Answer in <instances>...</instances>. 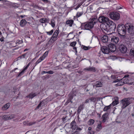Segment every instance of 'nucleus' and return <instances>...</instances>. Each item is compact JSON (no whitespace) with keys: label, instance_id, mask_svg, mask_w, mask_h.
Returning a JSON list of instances; mask_svg holds the SVG:
<instances>
[{"label":"nucleus","instance_id":"obj_1","mask_svg":"<svg viewBox=\"0 0 134 134\" xmlns=\"http://www.w3.org/2000/svg\"><path fill=\"white\" fill-rule=\"evenodd\" d=\"M97 21V19L93 18L91 20V22L82 23L81 27L82 29L84 27L85 29L89 30L93 28L94 24L96 23Z\"/></svg>","mask_w":134,"mask_h":134},{"label":"nucleus","instance_id":"obj_2","mask_svg":"<svg viewBox=\"0 0 134 134\" xmlns=\"http://www.w3.org/2000/svg\"><path fill=\"white\" fill-rule=\"evenodd\" d=\"M126 24L125 25L122 24H119L117 27V30L118 34L123 37H125V35L127 30Z\"/></svg>","mask_w":134,"mask_h":134},{"label":"nucleus","instance_id":"obj_3","mask_svg":"<svg viewBox=\"0 0 134 134\" xmlns=\"http://www.w3.org/2000/svg\"><path fill=\"white\" fill-rule=\"evenodd\" d=\"M126 27L129 36L131 38H134V26L132 24L128 23L126 24Z\"/></svg>","mask_w":134,"mask_h":134},{"label":"nucleus","instance_id":"obj_4","mask_svg":"<svg viewBox=\"0 0 134 134\" xmlns=\"http://www.w3.org/2000/svg\"><path fill=\"white\" fill-rule=\"evenodd\" d=\"M130 98L129 97L125 98L122 100L121 103L122 105L121 108L123 109L131 103V101L130 100Z\"/></svg>","mask_w":134,"mask_h":134},{"label":"nucleus","instance_id":"obj_5","mask_svg":"<svg viewBox=\"0 0 134 134\" xmlns=\"http://www.w3.org/2000/svg\"><path fill=\"white\" fill-rule=\"evenodd\" d=\"M59 29H58V30L57 29L55 30L51 38L48 42V44L50 45L52 44L53 42L57 40V36L59 33Z\"/></svg>","mask_w":134,"mask_h":134},{"label":"nucleus","instance_id":"obj_6","mask_svg":"<svg viewBox=\"0 0 134 134\" xmlns=\"http://www.w3.org/2000/svg\"><path fill=\"white\" fill-rule=\"evenodd\" d=\"M110 18L112 19L117 20L120 18V14L119 13L116 12H112L109 14Z\"/></svg>","mask_w":134,"mask_h":134},{"label":"nucleus","instance_id":"obj_7","mask_svg":"<svg viewBox=\"0 0 134 134\" xmlns=\"http://www.w3.org/2000/svg\"><path fill=\"white\" fill-rule=\"evenodd\" d=\"M109 22L107 23L109 26V30L112 31L113 32H115L116 28L115 24L111 20H109Z\"/></svg>","mask_w":134,"mask_h":134},{"label":"nucleus","instance_id":"obj_8","mask_svg":"<svg viewBox=\"0 0 134 134\" xmlns=\"http://www.w3.org/2000/svg\"><path fill=\"white\" fill-rule=\"evenodd\" d=\"M109 26L107 24H102L101 25L100 28L103 32L107 34L109 30Z\"/></svg>","mask_w":134,"mask_h":134},{"label":"nucleus","instance_id":"obj_9","mask_svg":"<svg viewBox=\"0 0 134 134\" xmlns=\"http://www.w3.org/2000/svg\"><path fill=\"white\" fill-rule=\"evenodd\" d=\"M110 20L108 18L103 16H100L98 19L100 23H102L103 24H107L108 23L109 21V20Z\"/></svg>","mask_w":134,"mask_h":134},{"label":"nucleus","instance_id":"obj_10","mask_svg":"<svg viewBox=\"0 0 134 134\" xmlns=\"http://www.w3.org/2000/svg\"><path fill=\"white\" fill-rule=\"evenodd\" d=\"M70 125L71 126V128L72 129L74 130L76 129V130L79 131H81L82 129L81 128L77 127V126L76 125V122L74 121H72Z\"/></svg>","mask_w":134,"mask_h":134},{"label":"nucleus","instance_id":"obj_11","mask_svg":"<svg viewBox=\"0 0 134 134\" xmlns=\"http://www.w3.org/2000/svg\"><path fill=\"white\" fill-rule=\"evenodd\" d=\"M107 46H108V47L109 48L110 51L111 52H114L115 51L116 47L114 43H111L107 45Z\"/></svg>","mask_w":134,"mask_h":134},{"label":"nucleus","instance_id":"obj_12","mask_svg":"<svg viewBox=\"0 0 134 134\" xmlns=\"http://www.w3.org/2000/svg\"><path fill=\"white\" fill-rule=\"evenodd\" d=\"M119 50L121 53H125L127 51V48L125 45L121 44L119 47Z\"/></svg>","mask_w":134,"mask_h":134},{"label":"nucleus","instance_id":"obj_13","mask_svg":"<svg viewBox=\"0 0 134 134\" xmlns=\"http://www.w3.org/2000/svg\"><path fill=\"white\" fill-rule=\"evenodd\" d=\"M101 50L102 52L104 54H108L110 51L108 47L103 46L101 48Z\"/></svg>","mask_w":134,"mask_h":134},{"label":"nucleus","instance_id":"obj_14","mask_svg":"<svg viewBox=\"0 0 134 134\" xmlns=\"http://www.w3.org/2000/svg\"><path fill=\"white\" fill-rule=\"evenodd\" d=\"M108 113H104L102 115V118H103V120L102 122L103 123L105 122L107 120L108 118Z\"/></svg>","mask_w":134,"mask_h":134},{"label":"nucleus","instance_id":"obj_15","mask_svg":"<svg viewBox=\"0 0 134 134\" xmlns=\"http://www.w3.org/2000/svg\"><path fill=\"white\" fill-rule=\"evenodd\" d=\"M119 41V38L118 37L116 36H113L111 38V41L112 43H118Z\"/></svg>","mask_w":134,"mask_h":134},{"label":"nucleus","instance_id":"obj_16","mask_svg":"<svg viewBox=\"0 0 134 134\" xmlns=\"http://www.w3.org/2000/svg\"><path fill=\"white\" fill-rule=\"evenodd\" d=\"M101 40L103 43H107L108 41V37L107 36L104 35L101 38Z\"/></svg>","mask_w":134,"mask_h":134},{"label":"nucleus","instance_id":"obj_17","mask_svg":"<svg viewBox=\"0 0 134 134\" xmlns=\"http://www.w3.org/2000/svg\"><path fill=\"white\" fill-rule=\"evenodd\" d=\"M102 85V84L100 82L97 81L94 83L93 86L94 87H101Z\"/></svg>","mask_w":134,"mask_h":134},{"label":"nucleus","instance_id":"obj_18","mask_svg":"<svg viewBox=\"0 0 134 134\" xmlns=\"http://www.w3.org/2000/svg\"><path fill=\"white\" fill-rule=\"evenodd\" d=\"M27 23V22L25 19H23L20 21V25L21 26L23 27L25 26Z\"/></svg>","mask_w":134,"mask_h":134},{"label":"nucleus","instance_id":"obj_19","mask_svg":"<svg viewBox=\"0 0 134 134\" xmlns=\"http://www.w3.org/2000/svg\"><path fill=\"white\" fill-rule=\"evenodd\" d=\"M84 105L83 104L80 105L78 107L77 112L78 113H80L81 111L83 110V108Z\"/></svg>","mask_w":134,"mask_h":134},{"label":"nucleus","instance_id":"obj_20","mask_svg":"<svg viewBox=\"0 0 134 134\" xmlns=\"http://www.w3.org/2000/svg\"><path fill=\"white\" fill-rule=\"evenodd\" d=\"M89 67V71L94 72H95L96 71L97 69L94 67L93 66H90Z\"/></svg>","mask_w":134,"mask_h":134},{"label":"nucleus","instance_id":"obj_21","mask_svg":"<svg viewBox=\"0 0 134 134\" xmlns=\"http://www.w3.org/2000/svg\"><path fill=\"white\" fill-rule=\"evenodd\" d=\"M10 105L9 103H7L2 107V109L3 110H7L9 107Z\"/></svg>","mask_w":134,"mask_h":134},{"label":"nucleus","instance_id":"obj_22","mask_svg":"<svg viewBox=\"0 0 134 134\" xmlns=\"http://www.w3.org/2000/svg\"><path fill=\"white\" fill-rule=\"evenodd\" d=\"M37 94H36V93H31L29 95L28 97L29 98L32 99L37 95Z\"/></svg>","mask_w":134,"mask_h":134},{"label":"nucleus","instance_id":"obj_23","mask_svg":"<svg viewBox=\"0 0 134 134\" xmlns=\"http://www.w3.org/2000/svg\"><path fill=\"white\" fill-rule=\"evenodd\" d=\"M73 22V20H71L67 21L66 22V24H69L70 26H71Z\"/></svg>","mask_w":134,"mask_h":134},{"label":"nucleus","instance_id":"obj_24","mask_svg":"<svg viewBox=\"0 0 134 134\" xmlns=\"http://www.w3.org/2000/svg\"><path fill=\"white\" fill-rule=\"evenodd\" d=\"M102 122L100 121H98V125L97 126V128L99 129V130H101L102 128V126H101Z\"/></svg>","mask_w":134,"mask_h":134},{"label":"nucleus","instance_id":"obj_25","mask_svg":"<svg viewBox=\"0 0 134 134\" xmlns=\"http://www.w3.org/2000/svg\"><path fill=\"white\" fill-rule=\"evenodd\" d=\"M40 21L42 23H45L47 22V20L46 18H42L40 19Z\"/></svg>","mask_w":134,"mask_h":134},{"label":"nucleus","instance_id":"obj_26","mask_svg":"<svg viewBox=\"0 0 134 134\" xmlns=\"http://www.w3.org/2000/svg\"><path fill=\"white\" fill-rule=\"evenodd\" d=\"M119 103L118 99L117 98H116V99L113 102L112 104L114 106L115 105L118 104Z\"/></svg>","mask_w":134,"mask_h":134},{"label":"nucleus","instance_id":"obj_27","mask_svg":"<svg viewBox=\"0 0 134 134\" xmlns=\"http://www.w3.org/2000/svg\"><path fill=\"white\" fill-rule=\"evenodd\" d=\"M111 105V104H110L108 106L105 107L104 109V111H107L108 110L110 109Z\"/></svg>","mask_w":134,"mask_h":134},{"label":"nucleus","instance_id":"obj_28","mask_svg":"<svg viewBox=\"0 0 134 134\" xmlns=\"http://www.w3.org/2000/svg\"><path fill=\"white\" fill-rule=\"evenodd\" d=\"M96 98L95 97H91L89 98L90 100V102H95L96 100V99L97 98Z\"/></svg>","mask_w":134,"mask_h":134},{"label":"nucleus","instance_id":"obj_29","mask_svg":"<svg viewBox=\"0 0 134 134\" xmlns=\"http://www.w3.org/2000/svg\"><path fill=\"white\" fill-rule=\"evenodd\" d=\"M94 120L90 119L88 121V124L89 125H92L94 123Z\"/></svg>","mask_w":134,"mask_h":134},{"label":"nucleus","instance_id":"obj_30","mask_svg":"<svg viewBox=\"0 0 134 134\" xmlns=\"http://www.w3.org/2000/svg\"><path fill=\"white\" fill-rule=\"evenodd\" d=\"M9 115H4L3 116V119L5 120H9Z\"/></svg>","mask_w":134,"mask_h":134},{"label":"nucleus","instance_id":"obj_31","mask_svg":"<svg viewBox=\"0 0 134 134\" xmlns=\"http://www.w3.org/2000/svg\"><path fill=\"white\" fill-rule=\"evenodd\" d=\"M51 76L49 75H47L46 76H44L43 77V79L44 80L48 79H49Z\"/></svg>","mask_w":134,"mask_h":134},{"label":"nucleus","instance_id":"obj_32","mask_svg":"<svg viewBox=\"0 0 134 134\" xmlns=\"http://www.w3.org/2000/svg\"><path fill=\"white\" fill-rule=\"evenodd\" d=\"M51 25L52 26L54 27L55 25V22L54 20H52L51 21Z\"/></svg>","mask_w":134,"mask_h":134},{"label":"nucleus","instance_id":"obj_33","mask_svg":"<svg viewBox=\"0 0 134 134\" xmlns=\"http://www.w3.org/2000/svg\"><path fill=\"white\" fill-rule=\"evenodd\" d=\"M23 41L22 40H17L16 42V44H19L23 43Z\"/></svg>","mask_w":134,"mask_h":134},{"label":"nucleus","instance_id":"obj_34","mask_svg":"<svg viewBox=\"0 0 134 134\" xmlns=\"http://www.w3.org/2000/svg\"><path fill=\"white\" fill-rule=\"evenodd\" d=\"M36 122H29L27 124L29 126H31L33 125L36 124Z\"/></svg>","mask_w":134,"mask_h":134},{"label":"nucleus","instance_id":"obj_35","mask_svg":"<svg viewBox=\"0 0 134 134\" xmlns=\"http://www.w3.org/2000/svg\"><path fill=\"white\" fill-rule=\"evenodd\" d=\"M46 52L44 53L43 55L40 58V59L42 61V60H43L45 58L46 56V55L44 56V54H46Z\"/></svg>","mask_w":134,"mask_h":134},{"label":"nucleus","instance_id":"obj_36","mask_svg":"<svg viewBox=\"0 0 134 134\" xmlns=\"http://www.w3.org/2000/svg\"><path fill=\"white\" fill-rule=\"evenodd\" d=\"M130 54L131 55L134 56V49H132L130 52Z\"/></svg>","mask_w":134,"mask_h":134},{"label":"nucleus","instance_id":"obj_37","mask_svg":"<svg viewBox=\"0 0 134 134\" xmlns=\"http://www.w3.org/2000/svg\"><path fill=\"white\" fill-rule=\"evenodd\" d=\"M76 42L75 41H74L72 42L70 44V46L72 47H74L76 45Z\"/></svg>","mask_w":134,"mask_h":134},{"label":"nucleus","instance_id":"obj_38","mask_svg":"<svg viewBox=\"0 0 134 134\" xmlns=\"http://www.w3.org/2000/svg\"><path fill=\"white\" fill-rule=\"evenodd\" d=\"M83 14L82 12H78L76 14V16L77 17H79L81 16Z\"/></svg>","mask_w":134,"mask_h":134},{"label":"nucleus","instance_id":"obj_39","mask_svg":"<svg viewBox=\"0 0 134 134\" xmlns=\"http://www.w3.org/2000/svg\"><path fill=\"white\" fill-rule=\"evenodd\" d=\"M9 119H11L15 117V115L14 114H12L10 115H9Z\"/></svg>","mask_w":134,"mask_h":134},{"label":"nucleus","instance_id":"obj_40","mask_svg":"<svg viewBox=\"0 0 134 134\" xmlns=\"http://www.w3.org/2000/svg\"><path fill=\"white\" fill-rule=\"evenodd\" d=\"M68 67H69V68L70 69H74L75 68H77V66L76 65H74V66H72L69 67V66H68Z\"/></svg>","mask_w":134,"mask_h":134},{"label":"nucleus","instance_id":"obj_41","mask_svg":"<svg viewBox=\"0 0 134 134\" xmlns=\"http://www.w3.org/2000/svg\"><path fill=\"white\" fill-rule=\"evenodd\" d=\"M53 30H52L50 31L49 32H47L46 33L47 34L50 35L52 34L53 33Z\"/></svg>","mask_w":134,"mask_h":134},{"label":"nucleus","instance_id":"obj_42","mask_svg":"<svg viewBox=\"0 0 134 134\" xmlns=\"http://www.w3.org/2000/svg\"><path fill=\"white\" fill-rule=\"evenodd\" d=\"M24 71L23 70L20 72L19 74L17 76V77H20L21 76V75H22L24 73Z\"/></svg>","mask_w":134,"mask_h":134},{"label":"nucleus","instance_id":"obj_43","mask_svg":"<svg viewBox=\"0 0 134 134\" xmlns=\"http://www.w3.org/2000/svg\"><path fill=\"white\" fill-rule=\"evenodd\" d=\"M90 47H86L85 46H84L83 47V49L85 50H88L89 49H90Z\"/></svg>","mask_w":134,"mask_h":134},{"label":"nucleus","instance_id":"obj_44","mask_svg":"<svg viewBox=\"0 0 134 134\" xmlns=\"http://www.w3.org/2000/svg\"><path fill=\"white\" fill-rule=\"evenodd\" d=\"M83 71H89V67H87L84 69Z\"/></svg>","mask_w":134,"mask_h":134},{"label":"nucleus","instance_id":"obj_45","mask_svg":"<svg viewBox=\"0 0 134 134\" xmlns=\"http://www.w3.org/2000/svg\"><path fill=\"white\" fill-rule=\"evenodd\" d=\"M42 61L39 58L36 62V64H37L41 62Z\"/></svg>","mask_w":134,"mask_h":134},{"label":"nucleus","instance_id":"obj_46","mask_svg":"<svg viewBox=\"0 0 134 134\" xmlns=\"http://www.w3.org/2000/svg\"><path fill=\"white\" fill-rule=\"evenodd\" d=\"M54 72L52 70H50L48 71V74H53Z\"/></svg>","mask_w":134,"mask_h":134},{"label":"nucleus","instance_id":"obj_47","mask_svg":"<svg viewBox=\"0 0 134 134\" xmlns=\"http://www.w3.org/2000/svg\"><path fill=\"white\" fill-rule=\"evenodd\" d=\"M41 105V103H40L37 106V107L36 109H38L40 107Z\"/></svg>","mask_w":134,"mask_h":134},{"label":"nucleus","instance_id":"obj_48","mask_svg":"<svg viewBox=\"0 0 134 134\" xmlns=\"http://www.w3.org/2000/svg\"><path fill=\"white\" fill-rule=\"evenodd\" d=\"M41 105V103H40L37 106V107L36 109H38L40 107Z\"/></svg>","mask_w":134,"mask_h":134},{"label":"nucleus","instance_id":"obj_49","mask_svg":"<svg viewBox=\"0 0 134 134\" xmlns=\"http://www.w3.org/2000/svg\"><path fill=\"white\" fill-rule=\"evenodd\" d=\"M90 99H89V98H88V99H87L85 101V103H88L90 102Z\"/></svg>","mask_w":134,"mask_h":134},{"label":"nucleus","instance_id":"obj_50","mask_svg":"<svg viewBox=\"0 0 134 134\" xmlns=\"http://www.w3.org/2000/svg\"><path fill=\"white\" fill-rule=\"evenodd\" d=\"M26 53H25V54H23L20 56V57H23V58H24L25 56H26Z\"/></svg>","mask_w":134,"mask_h":134},{"label":"nucleus","instance_id":"obj_51","mask_svg":"<svg viewBox=\"0 0 134 134\" xmlns=\"http://www.w3.org/2000/svg\"><path fill=\"white\" fill-rule=\"evenodd\" d=\"M17 69H18V68H15L14 69H13V70H12V71H10V73H12L13 72H14L16 70H17Z\"/></svg>","mask_w":134,"mask_h":134},{"label":"nucleus","instance_id":"obj_52","mask_svg":"<svg viewBox=\"0 0 134 134\" xmlns=\"http://www.w3.org/2000/svg\"><path fill=\"white\" fill-rule=\"evenodd\" d=\"M82 5V4H78L77 6V7H76L75 9H77L78 8H79L80 6L81 5Z\"/></svg>","mask_w":134,"mask_h":134},{"label":"nucleus","instance_id":"obj_53","mask_svg":"<svg viewBox=\"0 0 134 134\" xmlns=\"http://www.w3.org/2000/svg\"><path fill=\"white\" fill-rule=\"evenodd\" d=\"M28 66H26L23 70L24 71L28 68Z\"/></svg>","mask_w":134,"mask_h":134},{"label":"nucleus","instance_id":"obj_54","mask_svg":"<svg viewBox=\"0 0 134 134\" xmlns=\"http://www.w3.org/2000/svg\"><path fill=\"white\" fill-rule=\"evenodd\" d=\"M79 133L77 131H75L72 134H79Z\"/></svg>","mask_w":134,"mask_h":134},{"label":"nucleus","instance_id":"obj_55","mask_svg":"<svg viewBox=\"0 0 134 134\" xmlns=\"http://www.w3.org/2000/svg\"><path fill=\"white\" fill-rule=\"evenodd\" d=\"M0 41L1 42H2L3 41H4V37H1L0 38Z\"/></svg>","mask_w":134,"mask_h":134},{"label":"nucleus","instance_id":"obj_56","mask_svg":"<svg viewBox=\"0 0 134 134\" xmlns=\"http://www.w3.org/2000/svg\"><path fill=\"white\" fill-rule=\"evenodd\" d=\"M90 134H94V132L92 131H91L90 132Z\"/></svg>","mask_w":134,"mask_h":134},{"label":"nucleus","instance_id":"obj_57","mask_svg":"<svg viewBox=\"0 0 134 134\" xmlns=\"http://www.w3.org/2000/svg\"><path fill=\"white\" fill-rule=\"evenodd\" d=\"M44 73H47L48 74V71H43L42 72V74H43Z\"/></svg>","mask_w":134,"mask_h":134},{"label":"nucleus","instance_id":"obj_58","mask_svg":"<svg viewBox=\"0 0 134 134\" xmlns=\"http://www.w3.org/2000/svg\"><path fill=\"white\" fill-rule=\"evenodd\" d=\"M73 49H74L76 53L77 52V48L76 47H73Z\"/></svg>","mask_w":134,"mask_h":134},{"label":"nucleus","instance_id":"obj_59","mask_svg":"<svg viewBox=\"0 0 134 134\" xmlns=\"http://www.w3.org/2000/svg\"><path fill=\"white\" fill-rule=\"evenodd\" d=\"M1 1H2V2H8V1L6 0H2Z\"/></svg>","mask_w":134,"mask_h":134},{"label":"nucleus","instance_id":"obj_60","mask_svg":"<svg viewBox=\"0 0 134 134\" xmlns=\"http://www.w3.org/2000/svg\"><path fill=\"white\" fill-rule=\"evenodd\" d=\"M25 16V15H21L20 16V17H21L22 18H23L24 16Z\"/></svg>","mask_w":134,"mask_h":134},{"label":"nucleus","instance_id":"obj_61","mask_svg":"<svg viewBox=\"0 0 134 134\" xmlns=\"http://www.w3.org/2000/svg\"><path fill=\"white\" fill-rule=\"evenodd\" d=\"M69 98H70V102H72L71 101V100L73 98V97L72 96H70Z\"/></svg>","mask_w":134,"mask_h":134},{"label":"nucleus","instance_id":"obj_62","mask_svg":"<svg viewBox=\"0 0 134 134\" xmlns=\"http://www.w3.org/2000/svg\"><path fill=\"white\" fill-rule=\"evenodd\" d=\"M65 118H62V119H63V121L64 122L65 121Z\"/></svg>","mask_w":134,"mask_h":134},{"label":"nucleus","instance_id":"obj_63","mask_svg":"<svg viewBox=\"0 0 134 134\" xmlns=\"http://www.w3.org/2000/svg\"><path fill=\"white\" fill-rule=\"evenodd\" d=\"M104 77L106 78H107L108 79H109V77L107 76H104Z\"/></svg>","mask_w":134,"mask_h":134},{"label":"nucleus","instance_id":"obj_64","mask_svg":"<svg viewBox=\"0 0 134 134\" xmlns=\"http://www.w3.org/2000/svg\"><path fill=\"white\" fill-rule=\"evenodd\" d=\"M92 128L91 127H89L88 128V130H91Z\"/></svg>","mask_w":134,"mask_h":134}]
</instances>
